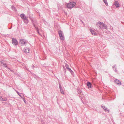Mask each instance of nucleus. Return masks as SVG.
Listing matches in <instances>:
<instances>
[{"label": "nucleus", "instance_id": "nucleus-1", "mask_svg": "<svg viewBox=\"0 0 124 124\" xmlns=\"http://www.w3.org/2000/svg\"><path fill=\"white\" fill-rule=\"evenodd\" d=\"M20 16L25 23L27 24L29 23V20L28 17L26 16L24 14H21Z\"/></svg>", "mask_w": 124, "mask_h": 124}, {"label": "nucleus", "instance_id": "nucleus-2", "mask_svg": "<svg viewBox=\"0 0 124 124\" xmlns=\"http://www.w3.org/2000/svg\"><path fill=\"white\" fill-rule=\"evenodd\" d=\"M76 4V3L74 2H71L68 3L67 6L69 8H71L75 6Z\"/></svg>", "mask_w": 124, "mask_h": 124}, {"label": "nucleus", "instance_id": "nucleus-3", "mask_svg": "<svg viewBox=\"0 0 124 124\" xmlns=\"http://www.w3.org/2000/svg\"><path fill=\"white\" fill-rule=\"evenodd\" d=\"M58 33L59 34L60 39L62 40H64L65 39L63 32L61 31L60 30L58 32Z\"/></svg>", "mask_w": 124, "mask_h": 124}, {"label": "nucleus", "instance_id": "nucleus-4", "mask_svg": "<svg viewBox=\"0 0 124 124\" xmlns=\"http://www.w3.org/2000/svg\"><path fill=\"white\" fill-rule=\"evenodd\" d=\"M31 21L33 25V26H34L35 27L37 26L36 25H37L38 23L36 19L34 18L32 19H31Z\"/></svg>", "mask_w": 124, "mask_h": 124}, {"label": "nucleus", "instance_id": "nucleus-5", "mask_svg": "<svg viewBox=\"0 0 124 124\" xmlns=\"http://www.w3.org/2000/svg\"><path fill=\"white\" fill-rule=\"evenodd\" d=\"M28 42V41L25 39H21L20 40V44L23 46L25 44L27 43Z\"/></svg>", "mask_w": 124, "mask_h": 124}, {"label": "nucleus", "instance_id": "nucleus-6", "mask_svg": "<svg viewBox=\"0 0 124 124\" xmlns=\"http://www.w3.org/2000/svg\"><path fill=\"white\" fill-rule=\"evenodd\" d=\"M12 43L13 45H17L18 43V42L16 39L12 38Z\"/></svg>", "mask_w": 124, "mask_h": 124}, {"label": "nucleus", "instance_id": "nucleus-7", "mask_svg": "<svg viewBox=\"0 0 124 124\" xmlns=\"http://www.w3.org/2000/svg\"><path fill=\"white\" fill-rule=\"evenodd\" d=\"M24 52L25 53H28L29 52L30 49L27 47H25L24 49Z\"/></svg>", "mask_w": 124, "mask_h": 124}, {"label": "nucleus", "instance_id": "nucleus-8", "mask_svg": "<svg viewBox=\"0 0 124 124\" xmlns=\"http://www.w3.org/2000/svg\"><path fill=\"white\" fill-rule=\"evenodd\" d=\"M114 81L118 85H121V82L118 79H115Z\"/></svg>", "mask_w": 124, "mask_h": 124}, {"label": "nucleus", "instance_id": "nucleus-9", "mask_svg": "<svg viewBox=\"0 0 124 124\" xmlns=\"http://www.w3.org/2000/svg\"><path fill=\"white\" fill-rule=\"evenodd\" d=\"M90 31L91 32L92 34L93 35H96V33L94 31V30L92 29H89Z\"/></svg>", "mask_w": 124, "mask_h": 124}, {"label": "nucleus", "instance_id": "nucleus-10", "mask_svg": "<svg viewBox=\"0 0 124 124\" xmlns=\"http://www.w3.org/2000/svg\"><path fill=\"white\" fill-rule=\"evenodd\" d=\"M101 107L106 112H107L108 113L109 112V109L105 107L104 106H101Z\"/></svg>", "mask_w": 124, "mask_h": 124}, {"label": "nucleus", "instance_id": "nucleus-11", "mask_svg": "<svg viewBox=\"0 0 124 124\" xmlns=\"http://www.w3.org/2000/svg\"><path fill=\"white\" fill-rule=\"evenodd\" d=\"M114 4L115 5V6L116 8H118L120 6V4H119L117 1H116L114 3Z\"/></svg>", "mask_w": 124, "mask_h": 124}, {"label": "nucleus", "instance_id": "nucleus-12", "mask_svg": "<svg viewBox=\"0 0 124 124\" xmlns=\"http://www.w3.org/2000/svg\"><path fill=\"white\" fill-rule=\"evenodd\" d=\"M87 86H88L89 88H91V84L89 82H88L87 83Z\"/></svg>", "mask_w": 124, "mask_h": 124}, {"label": "nucleus", "instance_id": "nucleus-13", "mask_svg": "<svg viewBox=\"0 0 124 124\" xmlns=\"http://www.w3.org/2000/svg\"><path fill=\"white\" fill-rule=\"evenodd\" d=\"M102 26L101 27V28H102L104 29H106L107 27V26L104 23L102 24Z\"/></svg>", "mask_w": 124, "mask_h": 124}, {"label": "nucleus", "instance_id": "nucleus-14", "mask_svg": "<svg viewBox=\"0 0 124 124\" xmlns=\"http://www.w3.org/2000/svg\"><path fill=\"white\" fill-rule=\"evenodd\" d=\"M113 70H114V71H115V72H117V70H116V65H115L113 67Z\"/></svg>", "mask_w": 124, "mask_h": 124}, {"label": "nucleus", "instance_id": "nucleus-15", "mask_svg": "<svg viewBox=\"0 0 124 124\" xmlns=\"http://www.w3.org/2000/svg\"><path fill=\"white\" fill-rule=\"evenodd\" d=\"M100 24L98 22L96 23V25L97 27L98 28L100 29H101V27Z\"/></svg>", "mask_w": 124, "mask_h": 124}, {"label": "nucleus", "instance_id": "nucleus-16", "mask_svg": "<svg viewBox=\"0 0 124 124\" xmlns=\"http://www.w3.org/2000/svg\"><path fill=\"white\" fill-rule=\"evenodd\" d=\"M78 92V93L79 94L80 93V94L81 95L82 94V91L80 90V89H77Z\"/></svg>", "mask_w": 124, "mask_h": 124}, {"label": "nucleus", "instance_id": "nucleus-17", "mask_svg": "<svg viewBox=\"0 0 124 124\" xmlns=\"http://www.w3.org/2000/svg\"><path fill=\"white\" fill-rule=\"evenodd\" d=\"M60 91L61 93L63 94H64V92L63 90V89L62 88V89H60Z\"/></svg>", "mask_w": 124, "mask_h": 124}, {"label": "nucleus", "instance_id": "nucleus-18", "mask_svg": "<svg viewBox=\"0 0 124 124\" xmlns=\"http://www.w3.org/2000/svg\"><path fill=\"white\" fill-rule=\"evenodd\" d=\"M103 2L106 6L108 5V3L107 0H103Z\"/></svg>", "mask_w": 124, "mask_h": 124}, {"label": "nucleus", "instance_id": "nucleus-19", "mask_svg": "<svg viewBox=\"0 0 124 124\" xmlns=\"http://www.w3.org/2000/svg\"><path fill=\"white\" fill-rule=\"evenodd\" d=\"M35 28L36 29V30L37 31V32L39 34V30L38 28V27L37 26L36 27H35Z\"/></svg>", "mask_w": 124, "mask_h": 124}, {"label": "nucleus", "instance_id": "nucleus-20", "mask_svg": "<svg viewBox=\"0 0 124 124\" xmlns=\"http://www.w3.org/2000/svg\"><path fill=\"white\" fill-rule=\"evenodd\" d=\"M69 71L71 74L73 72L71 70L70 68H68L67 69Z\"/></svg>", "mask_w": 124, "mask_h": 124}, {"label": "nucleus", "instance_id": "nucleus-21", "mask_svg": "<svg viewBox=\"0 0 124 124\" xmlns=\"http://www.w3.org/2000/svg\"><path fill=\"white\" fill-rule=\"evenodd\" d=\"M59 83V87L60 89L62 88L61 85L60 84V83Z\"/></svg>", "mask_w": 124, "mask_h": 124}, {"label": "nucleus", "instance_id": "nucleus-22", "mask_svg": "<svg viewBox=\"0 0 124 124\" xmlns=\"http://www.w3.org/2000/svg\"><path fill=\"white\" fill-rule=\"evenodd\" d=\"M11 8L13 10H15V7L14 6H12L11 7Z\"/></svg>", "mask_w": 124, "mask_h": 124}, {"label": "nucleus", "instance_id": "nucleus-23", "mask_svg": "<svg viewBox=\"0 0 124 124\" xmlns=\"http://www.w3.org/2000/svg\"><path fill=\"white\" fill-rule=\"evenodd\" d=\"M98 23H99V24H100V26L101 25H102V24L103 23L102 22H98Z\"/></svg>", "mask_w": 124, "mask_h": 124}, {"label": "nucleus", "instance_id": "nucleus-24", "mask_svg": "<svg viewBox=\"0 0 124 124\" xmlns=\"http://www.w3.org/2000/svg\"><path fill=\"white\" fill-rule=\"evenodd\" d=\"M65 67L67 69H68V68H69V66H68L67 64H66Z\"/></svg>", "mask_w": 124, "mask_h": 124}, {"label": "nucleus", "instance_id": "nucleus-25", "mask_svg": "<svg viewBox=\"0 0 124 124\" xmlns=\"http://www.w3.org/2000/svg\"><path fill=\"white\" fill-rule=\"evenodd\" d=\"M2 101H6L7 100V99L6 98H5L4 99H2Z\"/></svg>", "mask_w": 124, "mask_h": 124}, {"label": "nucleus", "instance_id": "nucleus-26", "mask_svg": "<svg viewBox=\"0 0 124 124\" xmlns=\"http://www.w3.org/2000/svg\"><path fill=\"white\" fill-rule=\"evenodd\" d=\"M17 93L20 96H21V95L20 94V93H19L18 92H17Z\"/></svg>", "mask_w": 124, "mask_h": 124}, {"label": "nucleus", "instance_id": "nucleus-27", "mask_svg": "<svg viewBox=\"0 0 124 124\" xmlns=\"http://www.w3.org/2000/svg\"><path fill=\"white\" fill-rule=\"evenodd\" d=\"M2 99H3V98L1 96L0 97V100L1 101H2Z\"/></svg>", "mask_w": 124, "mask_h": 124}, {"label": "nucleus", "instance_id": "nucleus-28", "mask_svg": "<svg viewBox=\"0 0 124 124\" xmlns=\"http://www.w3.org/2000/svg\"><path fill=\"white\" fill-rule=\"evenodd\" d=\"M29 18L30 19V20H31V19H32L33 18L31 17L30 16H29Z\"/></svg>", "mask_w": 124, "mask_h": 124}, {"label": "nucleus", "instance_id": "nucleus-29", "mask_svg": "<svg viewBox=\"0 0 124 124\" xmlns=\"http://www.w3.org/2000/svg\"><path fill=\"white\" fill-rule=\"evenodd\" d=\"M23 101H24V102H25V103H26V100L25 99H23Z\"/></svg>", "mask_w": 124, "mask_h": 124}, {"label": "nucleus", "instance_id": "nucleus-30", "mask_svg": "<svg viewBox=\"0 0 124 124\" xmlns=\"http://www.w3.org/2000/svg\"><path fill=\"white\" fill-rule=\"evenodd\" d=\"M11 28H12V27H10V28H9V29H10Z\"/></svg>", "mask_w": 124, "mask_h": 124}, {"label": "nucleus", "instance_id": "nucleus-31", "mask_svg": "<svg viewBox=\"0 0 124 124\" xmlns=\"http://www.w3.org/2000/svg\"><path fill=\"white\" fill-rule=\"evenodd\" d=\"M34 66H33V68H34Z\"/></svg>", "mask_w": 124, "mask_h": 124}, {"label": "nucleus", "instance_id": "nucleus-32", "mask_svg": "<svg viewBox=\"0 0 124 124\" xmlns=\"http://www.w3.org/2000/svg\"><path fill=\"white\" fill-rule=\"evenodd\" d=\"M82 23H83V21H82Z\"/></svg>", "mask_w": 124, "mask_h": 124}]
</instances>
